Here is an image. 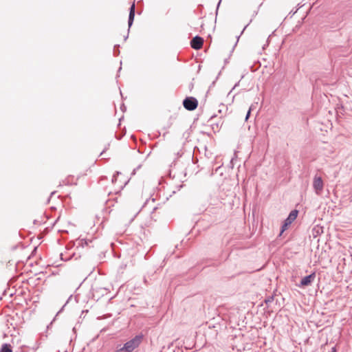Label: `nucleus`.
I'll use <instances>...</instances> for the list:
<instances>
[{"mask_svg":"<svg viewBox=\"0 0 352 352\" xmlns=\"http://www.w3.org/2000/svg\"><path fill=\"white\" fill-rule=\"evenodd\" d=\"M141 342L142 336H137L132 340L125 343L124 346L120 349V351H123L124 352H132L140 344Z\"/></svg>","mask_w":352,"mask_h":352,"instance_id":"1","label":"nucleus"},{"mask_svg":"<svg viewBox=\"0 0 352 352\" xmlns=\"http://www.w3.org/2000/svg\"><path fill=\"white\" fill-rule=\"evenodd\" d=\"M184 108L188 111H193L198 106V101L195 98L187 97L183 101Z\"/></svg>","mask_w":352,"mask_h":352,"instance_id":"2","label":"nucleus"},{"mask_svg":"<svg viewBox=\"0 0 352 352\" xmlns=\"http://www.w3.org/2000/svg\"><path fill=\"white\" fill-rule=\"evenodd\" d=\"M298 212L296 210H292L289 213V217L285 221V223H284V224L282 226V230H281V232H280V234L283 232H285L287 229L288 226L296 219V217L298 216Z\"/></svg>","mask_w":352,"mask_h":352,"instance_id":"3","label":"nucleus"},{"mask_svg":"<svg viewBox=\"0 0 352 352\" xmlns=\"http://www.w3.org/2000/svg\"><path fill=\"white\" fill-rule=\"evenodd\" d=\"M203 43L204 40L202 38L199 36H195L192 39L190 45L195 50H199L202 47Z\"/></svg>","mask_w":352,"mask_h":352,"instance_id":"4","label":"nucleus"},{"mask_svg":"<svg viewBox=\"0 0 352 352\" xmlns=\"http://www.w3.org/2000/svg\"><path fill=\"white\" fill-rule=\"evenodd\" d=\"M316 278V273L313 272L310 275L304 277L300 281V286L305 287L310 285Z\"/></svg>","mask_w":352,"mask_h":352,"instance_id":"5","label":"nucleus"},{"mask_svg":"<svg viewBox=\"0 0 352 352\" xmlns=\"http://www.w3.org/2000/svg\"><path fill=\"white\" fill-rule=\"evenodd\" d=\"M313 186L317 193L322 191L323 188V182L320 177H315L314 179Z\"/></svg>","mask_w":352,"mask_h":352,"instance_id":"6","label":"nucleus"},{"mask_svg":"<svg viewBox=\"0 0 352 352\" xmlns=\"http://www.w3.org/2000/svg\"><path fill=\"white\" fill-rule=\"evenodd\" d=\"M135 16V3H133L130 8V13L129 17V25H131Z\"/></svg>","mask_w":352,"mask_h":352,"instance_id":"7","label":"nucleus"},{"mask_svg":"<svg viewBox=\"0 0 352 352\" xmlns=\"http://www.w3.org/2000/svg\"><path fill=\"white\" fill-rule=\"evenodd\" d=\"M1 352H12L10 345L4 344L1 349Z\"/></svg>","mask_w":352,"mask_h":352,"instance_id":"8","label":"nucleus"},{"mask_svg":"<svg viewBox=\"0 0 352 352\" xmlns=\"http://www.w3.org/2000/svg\"><path fill=\"white\" fill-rule=\"evenodd\" d=\"M250 111H251V108H250L249 111H248V113H247V116L245 117V120H247L250 116Z\"/></svg>","mask_w":352,"mask_h":352,"instance_id":"9","label":"nucleus"},{"mask_svg":"<svg viewBox=\"0 0 352 352\" xmlns=\"http://www.w3.org/2000/svg\"><path fill=\"white\" fill-rule=\"evenodd\" d=\"M332 352H336V349H335V348H333V349H332Z\"/></svg>","mask_w":352,"mask_h":352,"instance_id":"10","label":"nucleus"}]
</instances>
